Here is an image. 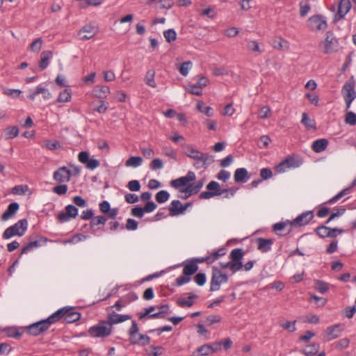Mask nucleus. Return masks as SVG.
<instances>
[{"mask_svg":"<svg viewBox=\"0 0 356 356\" xmlns=\"http://www.w3.org/2000/svg\"><path fill=\"white\" fill-rule=\"evenodd\" d=\"M245 252L242 248L233 249L229 254L230 261L226 263H220L222 268H229L232 273H235L243 269L242 259Z\"/></svg>","mask_w":356,"mask_h":356,"instance_id":"nucleus-1","label":"nucleus"},{"mask_svg":"<svg viewBox=\"0 0 356 356\" xmlns=\"http://www.w3.org/2000/svg\"><path fill=\"white\" fill-rule=\"evenodd\" d=\"M51 315L54 317L55 323L60 320H63V322L66 323H74L79 321L81 316L79 312L75 311L73 307H62Z\"/></svg>","mask_w":356,"mask_h":356,"instance_id":"nucleus-2","label":"nucleus"},{"mask_svg":"<svg viewBox=\"0 0 356 356\" xmlns=\"http://www.w3.org/2000/svg\"><path fill=\"white\" fill-rule=\"evenodd\" d=\"M54 317L50 315L48 318L33 323L24 327L26 333L31 336L36 337L46 332L52 324H54Z\"/></svg>","mask_w":356,"mask_h":356,"instance_id":"nucleus-3","label":"nucleus"},{"mask_svg":"<svg viewBox=\"0 0 356 356\" xmlns=\"http://www.w3.org/2000/svg\"><path fill=\"white\" fill-rule=\"evenodd\" d=\"M112 332L113 327L107 320L100 321L97 324L90 327L88 331L90 336L95 338L107 337Z\"/></svg>","mask_w":356,"mask_h":356,"instance_id":"nucleus-4","label":"nucleus"},{"mask_svg":"<svg viewBox=\"0 0 356 356\" xmlns=\"http://www.w3.org/2000/svg\"><path fill=\"white\" fill-rule=\"evenodd\" d=\"M28 229V221L24 218L19 220L14 225L8 227L3 233L2 237L3 239H9L15 236H23Z\"/></svg>","mask_w":356,"mask_h":356,"instance_id":"nucleus-5","label":"nucleus"},{"mask_svg":"<svg viewBox=\"0 0 356 356\" xmlns=\"http://www.w3.org/2000/svg\"><path fill=\"white\" fill-rule=\"evenodd\" d=\"M355 81L354 76L350 78L344 83L341 89V95L346 103V109L350 107L353 100L356 98Z\"/></svg>","mask_w":356,"mask_h":356,"instance_id":"nucleus-6","label":"nucleus"},{"mask_svg":"<svg viewBox=\"0 0 356 356\" xmlns=\"http://www.w3.org/2000/svg\"><path fill=\"white\" fill-rule=\"evenodd\" d=\"M181 266H184V275L176 279V284L178 286L189 282L191 280V276L198 270L197 264L191 260H189L187 263H183Z\"/></svg>","mask_w":356,"mask_h":356,"instance_id":"nucleus-7","label":"nucleus"},{"mask_svg":"<svg viewBox=\"0 0 356 356\" xmlns=\"http://www.w3.org/2000/svg\"><path fill=\"white\" fill-rule=\"evenodd\" d=\"M228 281V276L227 274L222 273L218 267L212 266L211 278L210 282V291H218L220 285L226 283Z\"/></svg>","mask_w":356,"mask_h":356,"instance_id":"nucleus-8","label":"nucleus"},{"mask_svg":"<svg viewBox=\"0 0 356 356\" xmlns=\"http://www.w3.org/2000/svg\"><path fill=\"white\" fill-rule=\"evenodd\" d=\"M338 44V40L334 33L332 31H327L324 41L321 42L319 47H323L324 54H330L337 51Z\"/></svg>","mask_w":356,"mask_h":356,"instance_id":"nucleus-9","label":"nucleus"},{"mask_svg":"<svg viewBox=\"0 0 356 356\" xmlns=\"http://www.w3.org/2000/svg\"><path fill=\"white\" fill-rule=\"evenodd\" d=\"M307 26L312 31H323L327 27L325 18L321 15L310 17L307 21Z\"/></svg>","mask_w":356,"mask_h":356,"instance_id":"nucleus-10","label":"nucleus"},{"mask_svg":"<svg viewBox=\"0 0 356 356\" xmlns=\"http://www.w3.org/2000/svg\"><path fill=\"white\" fill-rule=\"evenodd\" d=\"M196 175L194 172L188 171L186 176L181 177L176 179H173L170 181V186L175 188L178 189L181 191V188L184 186H188L190 182L195 180Z\"/></svg>","mask_w":356,"mask_h":356,"instance_id":"nucleus-11","label":"nucleus"},{"mask_svg":"<svg viewBox=\"0 0 356 356\" xmlns=\"http://www.w3.org/2000/svg\"><path fill=\"white\" fill-rule=\"evenodd\" d=\"M193 159L195 160L193 166L196 169H207L214 162L213 156L209 153L200 152L199 154H197L196 159Z\"/></svg>","mask_w":356,"mask_h":356,"instance_id":"nucleus-12","label":"nucleus"},{"mask_svg":"<svg viewBox=\"0 0 356 356\" xmlns=\"http://www.w3.org/2000/svg\"><path fill=\"white\" fill-rule=\"evenodd\" d=\"M78 209L72 205L69 204L65 207V212H60L57 216V219L60 222L69 221L71 218H75L78 215Z\"/></svg>","mask_w":356,"mask_h":356,"instance_id":"nucleus-13","label":"nucleus"},{"mask_svg":"<svg viewBox=\"0 0 356 356\" xmlns=\"http://www.w3.org/2000/svg\"><path fill=\"white\" fill-rule=\"evenodd\" d=\"M314 218L312 211L302 213L298 216L293 220L291 221L290 225L295 227H301L307 225Z\"/></svg>","mask_w":356,"mask_h":356,"instance_id":"nucleus-14","label":"nucleus"},{"mask_svg":"<svg viewBox=\"0 0 356 356\" xmlns=\"http://www.w3.org/2000/svg\"><path fill=\"white\" fill-rule=\"evenodd\" d=\"M72 177V172L67 167L59 168L54 172L53 178L58 183L68 182Z\"/></svg>","mask_w":356,"mask_h":356,"instance_id":"nucleus-15","label":"nucleus"},{"mask_svg":"<svg viewBox=\"0 0 356 356\" xmlns=\"http://www.w3.org/2000/svg\"><path fill=\"white\" fill-rule=\"evenodd\" d=\"M79 161L86 164V167L90 170H94L99 165V161L95 159H90L87 152H81L78 156Z\"/></svg>","mask_w":356,"mask_h":356,"instance_id":"nucleus-16","label":"nucleus"},{"mask_svg":"<svg viewBox=\"0 0 356 356\" xmlns=\"http://www.w3.org/2000/svg\"><path fill=\"white\" fill-rule=\"evenodd\" d=\"M343 330L344 325L341 323L327 327L325 330V334L327 337V341H330L339 337Z\"/></svg>","mask_w":356,"mask_h":356,"instance_id":"nucleus-17","label":"nucleus"},{"mask_svg":"<svg viewBox=\"0 0 356 356\" xmlns=\"http://www.w3.org/2000/svg\"><path fill=\"white\" fill-rule=\"evenodd\" d=\"M47 241V238L41 236H38L37 238L35 241H31L29 243H28L26 245L23 246L20 254H26L33 250L34 248H37L38 247H40L41 245L46 244Z\"/></svg>","mask_w":356,"mask_h":356,"instance_id":"nucleus-18","label":"nucleus"},{"mask_svg":"<svg viewBox=\"0 0 356 356\" xmlns=\"http://www.w3.org/2000/svg\"><path fill=\"white\" fill-rule=\"evenodd\" d=\"M97 33V30L95 26L91 24L84 26L79 32L81 40H86L93 38Z\"/></svg>","mask_w":356,"mask_h":356,"instance_id":"nucleus-19","label":"nucleus"},{"mask_svg":"<svg viewBox=\"0 0 356 356\" xmlns=\"http://www.w3.org/2000/svg\"><path fill=\"white\" fill-rule=\"evenodd\" d=\"M131 316L129 314H118L115 312H113L108 314L106 317V320L108 323L111 325V327H113V325L118 324L129 320L131 318Z\"/></svg>","mask_w":356,"mask_h":356,"instance_id":"nucleus-20","label":"nucleus"},{"mask_svg":"<svg viewBox=\"0 0 356 356\" xmlns=\"http://www.w3.org/2000/svg\"><path fill=\"white\" fill-rule=\"evenodd\" d=\"M42 94V97L44 99H49L51 98V94L49 91L48 89L44 88L42 84H40L37 86L36 89L33 91H32L28 96L27 98L31 101H33L35 98V97L39 95Z\"/></svg>","mask_w":356,"mask_h":356,"instance_id":"nucleus-21","label":"nucleus"},{"mask_svg":"<svg viewBox=\"0 0 356 356\" xmlns=\"http://www.w3.org/2000/svg\"><path fill=\"white\" fill-rule=\"evenodd\" d=\"M106 221L107 218L104 216H93L90 222L91 233L95 234L98 230L102 229V228L98 227L97 226H104Z\"/></svg>","mask_w":356,"mask_h":356,"instance_id":"nucleus-22","label":"nucleus"},{"mask_svg":"<svg viewBox=\"0 0 356 356\" xmlns=\"http://www.w3.org/2000/svg\"><path fill=\"white\" fill-rule=\"evenodd\" d=\"M351 8V3L350 0H341L339 4L337 12V19L340 20L345 17L346 15Z\"/></svg>","mask_w":356,"mask_h":356,"instance_id":"nucleus-23","label":"nucleus"},{"mask_svg":"<svg viewBox=\"0 0 356 356\" xmlns=\"http://www.w3.org/2000/svg\"><path fill=\"white\" fill-rule=\"evenodd\" d=\"M250 176L248 170L244 168H237L234 172V181L237 183H245Z\"/></svg>","mask_w":356,"mask_h":356,"instance_id":"nucleus-24","label":"nucleus"},{"mask_svg":"<svg viewBox=\"0 0 356 356\" xmlns=\"http://www.w3.org/2000/svg\"><path fill=\"white\" fill-rule=\"evenodd\" d=\"M257 249L262 252H266L271 250L273 240L271 238H258L257 239Z\"/></svg>","mask_w":356,"mask_h":356,"instance_id":"nucleus-25","label":"nucleus"},{"mask_svg":"<svg viewBox=\"0 0 356 356\" xmlns=\"http://www.w3.org/2000/svg\"><path fill=\"white\" fill-rule=\"evenodd\" d=\"M19 208V205L17 202H13L9 204L6 211L2 214V220H8L11 218L17 213Z\"/></svg>","mask_w":356,"mask_h":356,"instance_id":"nucleus-26","label":"nucleus"},{"mask_svg":"<svg viewBox=\"0 0 356 356\" xmlns=\"http://www.w3.org/2000/svg\"><path fill=\"white\" fill-rule=\"evenodd\" d=\"M183 204L178 200H172L169 206L170 215L171 216H178L184 213Z\"/></svg>","mask_w":356,"mask_h":356,"instance_id":"nucleus-27","label":"nucleus"},{"mask_svg":"<svg viewBox=\"0 0 356 356\" xmlns=\"http://www.w3.org/2000/svg\"><path fill=\"white\" fill-rule=\"evenodd\" d=\"M129 342L132 345H138L141 346H145L150 343V337L146 334H138V337L137 336L136 337H132L129 339Z\"/></svg>","mask_w":356,"mask_h":356,"instance_id":"nucleus-28","label":"nucleus"},{"mask_svg":"<svg viewBox=\"0 0 356 356\" xmlns=\"http://www.w3.org/2000/svg\"><path fill=\"white\" fill-rule=\"evenodd\" d=\"M198 296L193 293H189L188 298H180L177 300V305L180 307H191L194 305L193 299L197 298Z\"/></svg>","mask_w":356,"mask_h":356,"instance_id":"nucleus-29","label":"nucleus"},{"mask_svg":"<svg viewBox=\"0 0 356 356\" xmlns=\"http://www.w3.org/2000/svg\"><path fill=\"white\" fill-rule=\"evenodd\" d=\"M328 145V140L325 138L316 140L312 145V149L316 153L324 151Z\"/></svg>","mask_w":356,"mask_h":356,"instance_id":"nucleus-30","label":"nucleus"},{"mask_svg":"<svg viewBox=\"0 0 356 356\" xmlns=\"http://www.w3.org/2000/svg\"><path fill=\"white\" fill-rule=\"evenodd\" d=\"M53 53L51 51H43L40 54V61L39 67L41 70H45L48 65L49 60L52 58Z\"/></svg>","mask_w":356,"mask_h":356,"instance_id":"nucleus-31","label":"nucleus"},{"mask_svg":"<svg viewBox=\"0 0 356 356\" xmlns=\"http://www.w3.org/2000/svg\"><path fill=\"white\" fill-rule=\"evenodd\" d=\"M286 163L289 168H298L302 164V159L297 155H289L285 159Z\"/></svg>","mask_w":356,"mask_h":356,"instance_id":"nucleus-32","label":"nucleus"},{"mask_svg":"<svg viewBox=\"0 0 356 356\" xmlns=\"http://www.w3.org/2000/svg\"><path fill=\"white\" fill-rule=\"evenodd\" d=\"M94 95L99 98H106L110 93V88L107 86H96L93 90Z\"/></svg>","mask_w":356,"mask_h":356,"instance_id":"nucleus-33","label":"nucleus"},{"mask_svg":"<svg viewBox=\"0 0 356 356\" xmlns=\"http://www.w3.org/2000/svg\"><path fill=\"white\" fill-rule=\"evenodd\" d=\"M301 122L305 125V127L308 130H315L316 129V122L314 120L311 119L306 113H303L302 114Z\"/></svg>","mask_w":356,"mask_h":356,"instance_id":"nucleus-34","label":"nucleus"},{"mask_svg":"<svg viewBox=\"0 0 356 356\" xmlns=\"http://www.w3.org/2000/svg\"><path fill=\"white\" fill-rule=\"evenodd\" d=\"M158 308L159 311L153 314L152 316V318H163L170 312V307L168 305H161L158 306Z\"/></svg>","mask_w":356,"mask_h":356,"instance_id":"nucleus-35","label":"nucleus"},{"mask_svg":"<svg viewBox=\"0 0 356 356\" xmlns=\"http://www.w3.org/2000/svg\"><path fill=\"white\" fill-rule=\"evenodd\" d=\"M319 348V343H314L309 346H307L306 348L303 350L302 353L306 356L314 355L318 352Z\"/></svg>","mask_w":356,"mask_h":356,"instance_id":"nucleus-36","label":"nucleus"},{"mask_svg":"<svg viewBox=\"0 0 356 356\" xmlns=\"http://www.w3.org/2000/svg\"><path fill=\"white\" fill-rule=\"evenodd\" d=\"M155 72L154 70H149L147 72L145 76V82L152 88H156V83L154 81Z\"/></svg>","mask_w":356,"mask_h":356,"instance_id":"nucleus-37","label":"nucleus"},{"mask_svg":"<svg viewBox=\"0 0 356 356\" xmlns=\"http://www.w3.org/2000/svg\"><path fill=\"white\" fill-rule=\"evenodd\" d=\"M316 234L321 238H324L326 237L330 238V227L325 225H320L315 229Z\"/></svg>","mask_w":356,"mask_h":356,"instance_id":"nucleus-38","label":"nucleus"},{"mask_svg":"<svg viewBox=\"0 0 356 356\" xmlns=\"http://www.w3.org/2000/svg\"><path fill=\"white\" fill-rule=\"evenodd\" d=\"M143 163V158L140 156H131L126 162L125 165L127 167L137 168L140 166Z\"/></svg>","mask_w":356,"mask_h":356,"instance_id":"nucleus-39","label":"nucleus"},{"mask_svg":"<svg viewBox=\"0 0 356 356\" xmlns=\"http://www.w3.org/2000/svg\"><path fill=\"white\" fill-rule=\"evenodd\" d=\"M207 189L208 191H211V193H218L216 196H219L222 195V191H221V188L219 183L216 181H211L207 185Z\"/></svg>","mask_w":356,"mask_h":356,"instance_id":"nucleus-40","label":"nucleus"},{"mask_svg":"<svg viewBox=\"0 0 356 356\" xmlns=\"http://www.w3.org/2000/svg\"><path fill=\"white\" fill-rule=\"evenodd\" d=\"M72 98V91L70 89H64L58 95L57 101L58 102H68Z\"/></svg>","mask_w":356,"mask_h":356,"instance_id":"nucleus-41","label":"nucleus"},{"mask_svg":"<svg viewBox=\"0 0 356 356\" xmlns=\"http://www.w3.org/2000/svg\"><path fill=\"white\" fill-rule=\"evenodd\" d=\"M314 284V289L321 293L323 294L326 293L329 289L328 284L325 282L324 281L317 280H315Z\"/></svg>","mask_w":356,"mask_h":356,"instance_id":"nucleus-42","label":"nucleus"},{"mask_svg":"<svg viewBox=\"0 0 356 356\" xmlns=\"http://www.w3.org/2000/svg\"><path fill=\"white\" fill-rule=\"evenodd\" d=\"M247 48L252 52H257L259 54L264 52V49L260 48L259 43L256 40H248L247 43Z\"/></svg>","mask_w":356,"mask_h":356,"instance_id":"nucleus-43","label":"nucleus"},{"mask_svg":"<svg viewBox=\"0 0 356 356\" xmlns=\"http://www.w3.org/2000/svg\"><path fill=\"white\" fill-rule=\"evenodd\" d=\"M169 197H170L169 193L167 191H164V190L159 191L155 195L156 201L160 204L167 202L168 200Z\"/></svg>","mask_w":356,"mask_h":356,"instance_id":"nucleus-44","label":"nucleus"},{"mask_svg":"<svg viewBox=\"0 0 356 356\" xmlns=\"http://www.w3.org/2000/svg\"><path fill=\"white\" fill-rule=\"evenodd\" d=\"M351 188L350 186L343 189L342 191H341L339 193H337L336 195H334L333 197H332L331 199H330L328 201H327V203L329 204H333L334 202H336L337 201H338L340 198H341L342 197H343L344 195H348V193H350V191H351Z\"/></svg>","mask_w":356,"mask_h":356,"instance_id":"nucleus-45","label":"nucleus"},{"mask_svg":"<svg viewBox=\"0 0 356 356\" xmlns=\"http://www.w3.org/2000/svg\"><path fill=\"white\" fill-rule=\"evenodd\" d=\"M155 306H150L147 308H145L144 312H140L138 314L139 320H143L145 318H152V312L155 310Z\"/></svg>","mask_w":356,"mask_h":356,"instance_id":"nucleus-46","label":"nucleus"},{"mask_svg":"<svg viewBox=\"0 0 356 356\" xmlns=\"http://www.w3.org/2000/svg\"><path fill=\"white\" fill-rule=\"evenodd\" d=\"M42 46V38H38L30 44V50L33 52L38 53Z\"/></svg>","mask_w":356,"mask_h":356,"instance_id":"nucleus-47","label":"nucleus"},{"mask_svg":"<svg viewBox=\"0 0 356 356\" xmlns=\"http://www.w3.org/2000/svg\"><path fill=\"white\" fill-rule=\"evenodd\" d=\"M346 124L350 126L356 125V114L353 111H348L345 115Z\"/></svg>","mask_w":356,"mask_h":356,"instance_id":"nucleus-48","label":"nucleus"},{"mask_svg":"<svg viewBox=\"0 0 356 356\" xmlns=\"http://www.w3.org/2000/svg\"><path fill=\"white\" fill-rule=\"evenodd\" d=\"M163 35L166 41L169 43L175 41L177 38V33L173 29H170L165 31Z\"/></svg>","mask_w":356,"mask_h":356,"instance_id":"nucleus-49","label":"nucleus"},{"mask_svg":"<svg viewBox=\"0 0 356 356\" xmlns=\"http://www.w3.org/2000/svg\"><path fill=\"white\" fill-rule=\"evenodd\" d=\"M192 65L193 63L191 61L184 62L179 68L180 74L184 76H187Z\"/></svg>","mask_w":356,"mask_h":356,"instance_id":"nucleus-50","label":"nucleus"},{"mask_svg":"<svg viewBox=\"0 0 356 356\" xmlns=\"http://www.w3.org/2000/svg\"><path fill=\"white\" fill-rule=\"evenodd\" d=\"M197 352L200 355H208L214 353L215 350H212V346L211 345L204 344L197 348Z\"/></svg>","mask_w":356,"mask_h":356,"instance_id":"nucleus-51","label":"nucleus"},{"mask_svg":"<svg viewBox=\"0 0 356 356\" xmlns=\"http://www.w3.org/2000/svg\"><path fill=\"white\" fill-rule=\"evenodd\" d=\"M204 184V179H201L194 184L188 186L195 194L198 193Z\"/></svg>","mask_w":356,"mask_h":356,"instance_id":"nucleus-52","label":"nucleus"},{"mask_svg":"<svg viewBox=\"0 0 356 356\" xmlns=\"http://www.w3.org/2000/svg\"><path fill=\"white\" fill-rule=\"evenodd\" d=\"M186 152H185V154L189 157V158H191V159H196V156H197V154H199L201 152L198 151L197 149H194L191 145H186Z\"/></svg>","mask_w":356,"mask_h":356,"instance_id":"nucleus-53","label":"nucleus"},{"mask_svg":"<svg viewBox=\"0 0 356 356\" xmlns=\"http://www.w3.org/2000/svg\"><path fill=\"white\" fill-rule=\"evenodd\" d=\"M127 188L132 192H138L140 190L141 185L138 180H131L127 184Z\"/></svg>","mask_w":356,"mask_h":356,"instance_id":"nucleus-54","label":"nucleus"},{"mask_svg":"<svg viewBox=\"0 0 356 356\" xmlns=\"http://www.w3.org/2000/svg\"><path fill=\"white\" fill-rule=\"evenodd\" d=\"M162 153L163 155L168 156L175 161H177V152L173 149L168 147H163L162 148Z\"/></svg>","mask_w":356,"mask_h":356,"instance_id":"nucleus-55","label":"nucleus"},{"mask_svg":"<svg viewBox=\"0 0 356 356\" xmlns=\"http://www.w3.org/2000/svg\"><path fill=\"white\" fill-rule=\"evenodd\" d=\"M139 328L138 324L136 321H131V326L130 327L128 334L129 335V339L132 337H136L137 334H138Z\"/></svg>","mask_w":356,"mask_h":356,"instance_id":"nucleus-56","label":"nucleus"},{"mask_svg":"<svg viewBox=\"0 0 356 356\" xmlns=\"http://www.w3.org/2000/svg\"><path fill=\"white\" fill-rule=\"evenodd\" d=\"M18 134H19V129L16 126L8 127L6 130V138H13L17 136Z\"/></svg>","mask_w":356,"mask_h":356,"instance_id":"nucleus-57","label":"nucleus"},{"mask_svg":"<svg viewBox=\"0 0 356 356\" xmlns=\"http://www.w3.org/2000/svg\"><path fill=\"white\" fill-rule=\"evenodd\" d=\"M68 187L66 184H59L53 188L52 191L59 195H65L67 191Z\"/></svg>","mask_w":356,"mask_h":356,"instance_id":"nucleus-58","label":"nucleus"},{"mask_svg":"<svg viewBox=\"0 0 356 356\" xmlns=\"http://www.w3.org/2000/svg\"><path fill=\"white\" fill-rule=\"evenodd\" d=\"M355 313L356 305H353V307H346L343 312V315L348 318H352Z\"/></svg>","mask_w":356,"mask_h":356,"instance_id":"nucleus-59","label":"nucleus"},{"mask_svg":"<svg viewBox=\"0 0 356 356\" xmlns=\"http://www.w3.org/2000/svg\"><path fill=\"white\" fill-rule=\"evenodd\" d=\"M206 275L203 273H199L194 277V281L198 286H203L206 283Z\"/></svg>","mask_w":356,"mask_h":356,"instance_id":"nucleus-60","label":"nucleus"},{"mask_svg":"<svg viewBox=\"0 0 356 356\" xmlns=\"http://www.w3.org/2000/svg\"><path fill=\"white\" fill-rule=\"evenodd\" d=\"M138 222L136 220H135L134 219L128 218L127 220L125 228L127 230H131V231L136 230L138 229Z\"/></svg>","mask_w":356,"mask_h":356,"instance_id":"nucleus-61","label":"nucleus"},{"mask_svg":"<svg viewBox=\"0 0 356 356\" xmlns=\"http://www.w3.org/2000/svg\"><path fill=\"white\" fill-rule=\"evenodd\" d=\"M149 167L152 170H157L163 168V163L161 159L157 158L151 162Z\"/></svg>","mask_w":356,"mask_h":356,"instance_id":"nucleus-62","label":"nucleus"},{"mask_svg":"<svg viewBox=\"0 0 356 356\" xmlns=\"http://www.w3.org/2000/svg\"><path fill=\"white\" fill-rule=\"evenodd\" d=\"M21 93H22V91L18 89L6 88L3 90V94H5L9 97H13V98L18 97Z\"/></svg>","mask_w":356,"mask_h":356,"instance_id":"nucleus-63","label":"nucleus"},{"mask_svg":"<svg viewBox=\"0 0 356 356\" xmlns=\"http://www.w3.org/2000/svg\"><path fill=\"white\" fill-rule=\"evenodd\" d=\"M271 140L267 135H263L259 138V146L260 148H267Z\"/></svg>","mask_w":356,"mask_h":356,"instance_id":"nucleus-64","label":"nucleus"}]
</instances>
